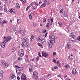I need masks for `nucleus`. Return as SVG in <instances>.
Segmentation results:
<instances>
[{
	"mask_svg": "<svg viewBox=\"0 0 80 80\" xmlns=\"http://www.w3.org/2000/svg\"><path fill=\"white\" fill-rule=\"evenodd\" d=\"M12 38V36H8L7 37H4V39L5 40V41H4L3 42H2V43L1 44V46L2 47V48H4L5 47V43H7L8 41H10V40H11Z\"/></svg>",
	"mask_w": 80,
	"mask_h": 80,
	"instance_id": "f257e3e1",
	"label": "nucleus"
},
{
	"mask_svg": "<svg viewBox=\"0 0 80 80\" xmlns=\"http://www.w3.org/2000/svg\"><path fill=\"white\" fill-rule=\"evenodd\" d=\"M15 67L17 69L16 70L17 75H19L21 73V72H22V68L17 65H15Z\"/></svg>",
	"mask_w": 80,
	"mask_h": 80,
	"instance_id": "f03ea898",
	"label": "nucleus"
},
{
	"mask_svg": "<svg viewBox=\"0 0 80 80\" xmlns=\"http://www.w3.org/2000/svg\"><path fill=\"white\" fill-rule=\"evenodd\" d=\"M38 74V73H37V72H36L35 71L34 72L33 76V78H34V79L37 78H38V76H37Z\"/></svg>",
	"mask_w": 80,
	"mask_h": 80,
	"instance_id": "7ed1b4c3",
	"label": "nucleus"
},
{
	"mask_svg": "<svg viewBox=\"0 0 80 80\" xmlns=\"http://www.w3.org/2000/svg\"><path fill=\"white\" fill-rule=\"evenodd\" d=\"M21 80H26L27 79V77L24 73L22 74L21 76Z\"/></svg>",
	"mask_w": 80,
	"mask_h": 80,
	"instance_id": "20e7f679",
	"label": "nucleus"
},
{
	"mask_svg": "<svg viewBox=\"0 0 80 80\" xmlns=\"http://www.w3.org/2000/svg\"><path fill=\"white\" fill-rule=\"evenodd\" d=\"M48 54L46 52H44L43 51L42 52V56H43L45 58L48 57Z\"/></svg>",
	"mask_w": 80,
	"mask_h": 80,
	"instance_id": "39448f33",
	"label": "nucleus"
},
{
	"mask_svg": "<svg viewBox=\"0 0 80 80\" xmlns=\"http://www.w3.org/2000/svg\"><path fill=\"white\" fill-rule=\"evenodd\" d=\"M72 73L73 75H77V71H76L75 68H74L72 70Z\"/></svg>",
	"mask_w": 80,
	"mask_h": 80,
	"instance_id": "423d86ee",
	"label": "nucleus"
},
{
	"mask_svg": "<svg viewBox=\"0 0 80 80\" xmlns=\"http://www.w3.org/2000/svg\"><path fill=\"white\" fill-rule=\"evenodd\" d=\"M18 53V55L20 57H23V55H24V53L21 52L20 50L19 51Z\"/></svg>",
	"mask_w": 80,
	"mask_h": 80,
	"instance_id": "0eeeda50",
	"label": "nucleus"
},
{
	"mask_svg": "<svg viewBox=\"0 0 80 80\" xmlns=\"http://www.w3.org/2000/svg\"><path fill=\"white\" fill-rule=\"evenodd\" d=\"M2 65L5 68H7V67H8L9 66V64H7V63L5 62H3Z\"/></svg>",
	"mask_w": 80,
	"mask_h": 80,
	"instance_id": "6e6552de",
	"label": "nucleus"
},
{
	"mask_svg": "<svg viewBox=\"0 0 80 80\" xmlns=\"http://www.w3.org/2000/svg\"><path fill=\"white\" fill-rule=\"evenodd\" d=\"M73 58V55L71 54L68 57V59L69 60H72Z\"/></svg>",
	"mask_w": 80,
	"mask_h": 80,
	"instance_id": "1a4fd4ad",
	"label": "nucleus"
},
{
	"mask_svg": "<svg viewBox=\"0 0 80 80\" xmlns=\"http://www.w3.org/2000/svg\"><path fill=\"white\" fill-rule=\"evenodd\" d=\"M67 47L68 49H70V48H71V47H72V45L70 44V42H69L68 43L67 45Z\"/></svg>",
	"mask_w": 80,
	"mask_h": 80,
	"instance_id": "9d476101",
	"label": "nucleus"
},
{
	"mask_svg": "<svg viewBox=\"0 0 80 80\" xmlns=\"http://www.w3.org/2000/svg\"><path fill=\"white\" fill-rule=\"evenodd\" d=\"M28 39L26 37L23 38L22 39L23 43H26V42H28Z\"/></svg>",
	"mask_w": 80,
	"mask_h": 80,
	"instance_id": "9b49d317",
	"label": "nucleus"
},
{
	"mask_svg": "<svg viewBox=\"0 0 80 80\" xmlns=\"http://www.w3.org/2000/svg\"><path fill=\"white\" fill-rule=\"evenodd\" d=\"M53 18H51V19L48 20V21L51 25L52 24V23H53Z\"/></svg>",
	"mask_w": 80,
	"mask_h": 80,
	"instance_id": "f8f14e48",
	"label": "nucleus"
},
{
	"mask_svg": "<svg viewBox=\"0 0 80 80\" xmlns=\"http://www.w3.org/2000/svg\"><path fill=\"white\" fill-rule=\"evenodd\" d=\"M3 71L2 70L0 71V77L1 78L3 77Z\"/></svg>",
	"mask_w": 80,
	"mask_h": 80,
	"instance_id": "ddd939ff",
	"label": "nucleus"
},
{
	"mask_svg": "<svg viewBox=\"0 0 80 80\" xmlns=\"http://www.w3.org/2000/svg\"><path fill=\"white\" fill-rule=\"evenodd\" d=\"M71 35L72 38H74V39H75V35L74 34V32H72L71 34Z\"/></svg>",
	"mask_w": 80,
	"mask_h": 80,
	"instance_id": "4468645a",
	"label": "nucleus"
},
{
	"mask_svg": "<svg viewBox=\"0 0 80 80\" xmlns=\"http://www.w3.org/2000/svg\"><path fill=\"white\" fill-rule=\"evenodd\" d=\"M47 5V3H43L41 6V8H42V7H45Z\"/></svg>",
	"mask_w": 80,
	"mask_h": 80,
	"instance_id": "2eb2a0df",
	"label": "nucleus"
},
{
	"mask_svg": "<svg viewBox=\"0 0 80 80\" xmlns=\"http://www.w3.org/2000/svg\"><path fill=\"white\" fill-rule=\"evenodd\" d=\"M34 36L32 35L31 36V38H30V42H32V41H33L34 40Z\"/></svg>",
	"mask_w": 80,
	"mask_h": 80,
	"instance_id": "dca6fc26",
	"label": "nucleus"
},
{
	"mask_svg": "<svg viewBox=\"0 0 80 80\" xmlns=\"http://www.w3.org/2000/svg\"><path fill=\"white\" fill-rule=\"evenodd\" d=\"M21 33L22 35L24 36L25 34V33H26V31H25L21 30Z\"/></svg>",
	"mask_w": 80,
	"mask_h": 80,
	"instance_id": "f3484780",
	"label": "nucleus"
},
{
	"mask_svg": "<svg viewBox=\"0 0 80 80\" xmlns=\"http://www.w3.org/2000/svg\"><path fill=\"white\" fill-rule=\"evenodd\" d=\"M29 46H30V43H29V42H27L26 43V48H28L29 47Z\"/></svg>",
	"mask_w": 80,
	"mask_h": 80,
	"instance_id": "a211bd4d",
	"label": "nucleus"
},
{
	"mask_svg": "<svg viewBox=\"0 0 80 80\" xmlns=\"http://www.w3.org/2000/svg\"><path fill=\"white\" fill-rule=\"evenodd\" d=\"M15 77V75L14 74H11L10 75V78H13V77Z\"/></svg>",
	"mask_w": 80,
	"mask_h": 80,
	"instance_id": "6ab92c4d",
	"label": "nucleus"
},
{
	"mask_svg": "<svg viewBox=\"0 0 80 80\" xmlns=\"http://www.w3.org/2000/svg\"><path fill=\"white\" fill-rule=\"evenodd\" d=\"M48 45L50 47H52V45H53L52 43L50 41L48 42Z\"/></svg>",
	"mask_w": 80,
	"mask_h": 80,
	"instance_id": "aec40b11",
	"label": "nucleus"
},
{
	"mask_svg": "<svg viewBox=\"0 0 80 80\" xmlns=\"http://www.w3.org/2000/svg\"><path fill=\"white\" fill-rule=\"evenodd\" d=\"M74 38H70L71 39V40L72 42H76V41H75V39H74Z\"/></svg>",
	"mask_w": 80,
	"mask_h": 80,
	"instance_id": "412c9836",
	"label": "nucleus"
},
{
	"mask_svg": "<svg viewBox=\"0 0 80 80\" xmlns=\"http://www.w3.org/2000/svg\"><path fill=\"white\" fill-rule=\"evenodd\" d=\"M28 58V54H27L24 56V58H25L26 60H27Z\"/></svg>",
	"mask_w": 80,
	"mask_h": 80,
	"instance_id": "4be33fe9",
	"label": "nucleus"
},
{
	"mask_svg": "<svg viewBox=\"0 0 80 80\" xmlns=\"http://www.w3.org/2000/svg\"><path fill=\"white\" fill-rule=\"evenodd\" d=\"M42 39V38L41 37H40L38 38V42H40Z\"/></svg>",
	"mask_w": 80,
	"mask_h": 80,
	"instance_id": "5701e85b",
	"label": "nucleus"
},
{
	"mask_svg": "<svg viewBox=\"0 0 80 80\" xmlns=\"http://www.w3.org/2000/svg\"><path fill=\"white\" fill-rule=\"evenodd\" d=\"M63 14L64 17H68V14H67V12L64 13Z\"/></svg>",
	"mask_w": 80,
	"mask_h": 80,
	"instance_id": "b1692460",
	"label": "nucleus"
},
{
	"mask_svg": "<svg viewBox=\"0 0 80 80\" xmlns=\"http://www.w3.org/2000/svg\"><path fill=\"white\" fill-rule=\"evenodd\" d=\"M65 68H70V66L69 64H67L65 66Z\"/></svg>",
	"mask_w": 80,
	"mask_h": 80,
	"instance_id": "393cba45",
	"label": "nucleus"
},
{
	"mask_svg": "<svg viewBox=\"0 0 80 80\" xmlns=\"http://www.w3.org/2000/svg\"><path fill=\"white\" fill-rule=\"evenodd\" d=\"M16 8H20V5H19V4L18 3H16Z\"/></svg>",
	"mask_w": 80,
	"mask_h": 80,
	"instance_id": "a878e982",
	"label": "nucleus"
},
{
	"mask_svg": "<svg viewBox=\"0 0 80 80\" xmlns=\"http://www.w3.org/2000/svg\"><path fill=\"white\" fill-rule=\"evenodd\" d=\"M15 50H16V48H13L12 50V52H14L15 51Z\"/></svg>",
	"mask_w": 80,
	"mask_h": 80,
	"instance_id": "bb28decb",
	"label": "nucleus"
},
{
	"mask_svg": "<svg viewBox=\"0 0 80 80\" xmlns=\"http://www.w3.org/2000/svg\"><path fill=\"white\" fill-rule=\"evenodd\" d=\"M22 2V3H26V1H27V0H21Z\"/></svg>",
	"mask_w": 80,
	"mask_h": 80,
	"instance_id": "cd10ccee",
	"label": "nucleus"
},
{
	"mask_svg": "<svg viewBox=\"0 0 80 80\" xmlns=\"http://www.w3.org/2000/svg\"><path fill=\"white\" fill-rule=\"evenodd\" d=\"M41 42L42 43H45V39H43L41 40Z\"/></svg>",
	"mask_w": 80,
	"mask_h": 80,
	"instance_id": "c85d7f7f",
	"label": "nucleus"
},
{
	"mask_svg": "<svg viewBox=\"0 0 80 80\" xmlns=\"http://www.w3.org/2000/svg\"><path fill=\"white\" fill-rule=\"evenodd\" d=\"M53 40H51L50 42L53 44L55 43V39H53Z\"/></svg>",
	"mask_w": 80,
	"mask_h": 80,
	"instance_id": "c756f323",
	"label": "nucleus"
},
{
	"mask_svg": "<svg viewBox=\"0 0 80 80\" xmlns=\"http://www.w3.org/2000/svg\"><path fill=\"white\" fill-rule=\"evenodd\" d=\"M49 25H50L49 23H47L46 27L47 28H49Z\"/></svg>",
	"mask_w": 80,
	"mask_h": 80,
	"instance_id": "7c9ffc66",
	"label": "nucleus"
},
{
	"mask_svg": "<svg viewBox=\"0 0 80 80\" xmlns=\"http://www.w3.org/2000/svg\"><path fill=\"white\" fill-rule=\"evenodd\" d=\"M10 79L11 80H15V76L12 78H10Z\"/></svg>",
	"mask_w": 80,
	"mask_h": 80,
	"instance_id": "2f4dec72",
	"label": "nucleus"
},
{
	"mask_svg": "<svg viewBox=\"0 0 80 80\" xmlns=\"http://www.w3.org/2000/svg\"><path fill=\"white\" fill-rule=\"evenodd\" d=\"M20 50L21 53H24V50H23V49H22L21 50Z\"/></svg>",
	"mask_w": 80,
	"mask_h": 80,
	"instance_id": "473e14b6",
	"label": "nucleus"
},
{
	"mask_svg": "<svg viewBox=\"0 0 80 80\" xmlns=\"http://www.w3.org/2000/svg\"><path fill=\"white\" fill-rule=\"evenodd\" d=\"M38 45L41 47V48H43V45H42L40 43H38Z\"/></svg>",
	"mask_w": 80,
	"mask_h": 80,
	"instance_id": "72a5a7b5",
	"label": "nucleus"
},
{
	"mask_svg": "<svg viewBox=\"0 0 80 80\" xmlns=\"http://www.w3.org/2000/svg\"><path fill=\"white\" fill-rule=\"evenodd\" d=\"M18 59L19 61H22L23 60V58H18Z\"/></svg>",
	"mask_w": 80,
	"mask_h": 80,
	"instance_id": "f704fd0d",
	"label": "nucleus"
},
{
	"mask_svg": "<svg viewBox=\"0 0 80 80\" xmlns=\"http://www.w3.org/2000/svg\"><path fill=\"white\" fill-rule=\"evenodd\" d=\"M58 24L59 27H61L62 25V22H58Z\"/></svg>",
	"mask_w": 80,
	"mask_h": 80,
	"instance_id": "c9c22d12",
	"label": "nucleus"
},
{
	"mask_svg": "<svg viewBox=\"0 0 80 80\" xmlns=\"http://www.w3.org/2000/svg\"><path fill=\"white\" fill-rule=\"evenodd\" d=\"M13 10H14L12 8L11 9L9 12H10V13H12V12H13Z\"/></svg>",
	"mask_w": 80,
	"mask_h": 80,
	"instance_id": "e433bc0d",
	"label": "nucleus"
},
{
	"mask_svg": "<svg viewBox=\"0 0 80 80\" xmlns=\"http://www.w3.org/2000/svg\"><path fill=\"white\" fill-rule=\"evenodd\" d=\"M77 40H79V41H80V36H79L78 38H77Z\"/></svg>",
	"mask_w": 80,
	"mask_h": 80,
	"instance_id": "4c0bfd02",
	"label": "nucleus"
},
{
	"mask_svg": "<svg viewBox=\"0 0 80 80\" xmlns=\"http://www.w3.org/2000/svg\"><path fill=\"white\" fill-rule=\"evenodd\" d=\"M39 59V57L38 56L36 58V61H38V60Z\"/></svg>",
	"mask_w": 80,
	"mask_h": 80,
	"instance_id": "58836bf2",
	"label": "nucleus"
},
{
	"mask_svg": "<svg viewBox=\"0 0 80 80\" xmlns=\"http://www.w3.org/2000/svg\"><path fill=\"white\" fill-rule=\"evenodd\" d=\"M57 65H58V67H61V63H58L57 64Z\"/></svg>",
	"mask_w": 80,
	"mask_h": 80,
	"instance_id": "ea45409f",
	"label": "nucleus"
},
{
	"mask_svg": "<svg viewBox=\"0 0 80 80\" xmlns=\"http://www.w3.org/2000/svg\"><path fill=\"white\" fill-rule=\"evenodd\" d=\"M21 32H22V31H21V30H19L18 31V33L19 34H20V33H21Z\"/></svg>",
	"mask_w": 80,
	"mask_h": 80,
	"instance_id": "a19ab883",
	"label": "nucleus"
},
{
	"mask_svg": "<svg viewBox=\"0 0 80 80\" xmlns=\"http://www.w3.org/2000/svg\"><path fill=\"white\" fill-rule=\"evenodd\" d=\"M51 38H52L53 40H55V36H54V35H52L51 37Z\"/></svg>",
	"mask_w": 80,
	"mask_h": 80,
	"instance_id": "79ce46f5",
	"label": "nucleus"
},
{
	"mask_svg": "<svg viewBox=\"0 0 80 80\" xmlns=\"http://www.w3.org/2000/svg\"><path fill=\"white\" fill-rule=\"evenodd\" d=\"M3 23H8V22H7V21L4 20L3 21Z\"/></svg>",
	"mask_w": 80,
	"mask_h": 80,
	"instance_id": "37998d69",
	"label": "nucleus"
},
{
	"mask_svg": "<svg viewBox=\"0 0 80 80\" xmlns=\"http://www.w3.org/2000/svg\"><path fill=\"white\" fill-rule=\"evenodd\" d=\"M29 72H32V69L31 68H29Z\"/></svg>",
	"mask_w": 80,
	"mask_h": 80,
	"instance_id": "c03bdc74",
	"label": "nucleus"
},
{
	"mask_svg": "<svg viewBox=\"0 0 80 80\" xmlns=\"http://www.w3.org/2000/svg\"><path fill=\"white\" fill-rule=\"evenodd\" d=\"M29 17L30 18H32V14L31 13L30 15H29Z\"/></svg>",
	"mask_w": 80,
	"mask_h": 80,
	"instance_id": "a18cd8bd",
	"label": "nucleus"
},
{
	"mask_svg": "<svg viewBox=\"0 0 80 80\" xmlns=\"http://www.w3.org/2000/svg\"><path fill=\"white\" fill-rule=\"evenodd\" d=\"M60 12L61 13H63V10L61 9L60 10Z\"/></svg>",
	"mask_w": 80,
	"mask_h": 80,
	"instance_id": "49530a36",
	"label": "nucleus"
},
{
	"mask_svg": "<svg viewBox=\"0 0 80 80\" xmlns=\"http://www.w3.org/2000/svg\"><path fill=\"white\" fill-rule=\"evenodd\" d=\"M4 10L5 12H7V8H4Z\"/></svg>",
	"mask_w": 80,
	"mask_h": 80,
	"instance_id": "de8ad7c7",
	"label": "nucleus"
},
{
	"mask_svg": "<svg viewBox=\"0 0 80 80\" xmlns=\"http://www.w3.org/2000/svg\"><path fill=\"white\" fill-rule=\"evenodd\" d=\"M33 25L34 27H35V26H37V24H36V23H33Z\"/></svg>",
	"mask_w": 80,
	"mask_h": 80,
	"instance_id": "09e8293b",
	"label": "nucleus"
},
{
	"mask_svg": "<svg viewBox=\"0 0 80 80\" xmlns=\"http://www.w3.org/2000/svg\"><path fill=\"white\" fill-rule=\"evenodd\" d=\"M37 7H34L32 8V9H37Z\"/></svg>",
	"mask_w": 80,
	"mask_h": 80,
	"instance_id": "8fccbe9b",
	"label": "nucleus"
},
{
	"mask_svg": "<svg viewBox=\"0 0 80 80\" xmlns=\"http://www.w3.org/2000/svg\"><path fill=\"white\" fill-rule=\"evenodd\" d=\"M47 77H51V74H49L47 76Z\"/></svg>",
	"mask_w": 80,
	"mask_h": 80,
	"instance_id": "3c124183",
	"label": "nucleus"
},
{
	"mask_svg": "<svg viewBox=\"0 0 80 80\" xmlns=\"http://www.w3.org/2000/svg\"><path fill=\"white\" fill-rule=\"evenodd\" d=\"M46 31H47V30H46V29H45L44 30H43V33H45V32H46Z\"/></svg>",
	"mask_w": 80,
	"mask_h": 80,
	"instance_id": "603ef678",
	"label": "nucleus"
},
{
	"mask_svg": "<svg viewBox=\"0 0 80 80\" xmlns=\"http://www.w3.org/2000/svg\"><path fill=\"white\" fill-rule=\"evenodd\" d=\"M53 62L54 63H55L56 62V59H55V58L53 59Z\"/></svg>",
	"mask_w": 80,
	"mask_h": 80,
	"instance_id": "864d4df0",
	"label": "nucleus"
},
{
	"mask_svg": "<svg viewBox=\"0 0 80 80\" xmlns=\"http://www.w3.org/2000/svg\"><path fill=\"white\" fill-rule=\"evenodd\" d=\"M48 1V0H45L44 2V3H46Z\"/></svg>",
	"mask_w": 80,
	"mask_h": 80,
	"instance_id": "5fc2aeb1",
	"label": "nucleus"
},
{
	"mask_svg": "<svg viewBox=\"0 0 80 80\" xmlns=\"http://www.w3.org/2000/svg\"><path fill=\"white\" fill-rule=\"evenodd\" d=\"M35 4L36 5H37V6H38V3H37V2H35Z\"/></svg>",
	"mask_w": 80,
	"mask_h": 80,
	"instance_id": "6e6d98bb",
	"label": "nucleus"
},
{
	"mask_svg": "<svg viewBox=\"0 0 80 80\" xmlns=\"http://www.w3.org/2000/svg\"><path fill=\"white\" fill-rule=\"evenodd\" d=\"M53 56H55V55H56V52H53Z\"/></svg>",
	"mask_w": 80,
	"mask_h": 80,
	"instance_id": "4d7b16f0",
	"label": "nucleus"
},
{
	"mask_svg": "<svg viewBox=\"0 0 80 80\" xmlns=\"http://www.w3.org/2000/svg\"><path fill=\"white\" fill-rule=\"evenodd\" d=\"M34 58H33L32 59H30V61H31V62H33V61H34Z\"/></svg>",
	"mask_w": 80,
	"mask_h": 80,
	"instance_id": "13d9d810",
	"label": "nucleus"
},
{
	"mask_svg": "<svg viewBox=\"0 0 80 80\" xmlns=\"http://www.w3.org/2000/svg\"><path fill=\"white\" fill-rule=\"evenodd\" d=\"M2 6H0V10H1V11L2 10Z\"/></svg>",
	"mask_w": 80,
	"mask_h": 80,
	"instance_id": "bf43d9fd",
	"label": "nucleus"
},
{
	"mask_svg": "<svg viewBox=\"0 0 80 80\" xmlns=\"http://www.w3.org/2000/svg\"><path fill=\"white\" fill-rule=\"evenodd\" d=\"M21 45L22 46V47H24V43H22Z\"/></svg>",
	"mask_w": 80,
	"mask_h": 80,
	"instance_id": "052dcab7",
	"label": "nucleus"
},
{
	"mask_svg": "<svg viewBox=\"0 0 80 80\" xmlns=\"http://www.w3.org/2000/svg\"><path fill=\"white\" fill-rule=\"evenodd\" d=\"M28 8H29V6H28L26 9V11H27L28 10Z\"/></svg>",
	"mask_w": 80,
	"mask_h": 80,
	"instance_id": "680f3d73",
	"label": "nucleus"
},
{
	"mask_svg": "<svg viewBox=\"0 0 80 80\" xmlns=\"http://www.w3.org/2000/svg\"><path fill=\"white\" fill-rule=\"evenodd\" d=\"M43 22H46V19L45 18L43 19Z\"/></svg>",
	"mask_w": 80,
	"mask_h": 80,
	"instance_id": "e2e57ef3",
	"label": "nucleus"
},
{
	"mask_svg": "<svg viewBox=\"0 0 80 80\" xmlns=\"http://www.w3.org/2000/svg\"><path fill=\"white\" fill-rule=\"evenodd\" d=\"M17 79L18 80H20V77L19 76L17 77Z\"/></svg>",
	"mask_w": 80,
	"mask_h": 80,
	"instance_id": "0e129e2a",
	"label": "nucleus"
},
{
	"mask_svg": "<svg viewBox=\"0 0 80 80\" xmlns=\"http://www.w3.org/2000/svg\"><path fill=\"white\" fill-rule=\"evenodd\" d=\"M13 14H14V15H16V14H17V12H13Z\"/></svg>",
	"mask_w": 80,
	"mask_h": 80,
	"instance_id": "69168bd1",
	"label": "nucleus"
},
{
	"mask_svg": "<svg viewBox=\"0 0 80 80\" xmlns=\"http://www.w3.org/2000/svg\"><path fill=\"white\" fill-rule=\"evenodd\" d=\"M47 34H48V32H47L45 34V37H46L47 35Z\"/></svg>",
	"mask_w": 80,
	"mask_h": 80,
	"instance_id": "338daca9",
	"label": "nucleus"
},
{
	"mask_svg": "<svg viewBox=\"0 0 80 80\" xmlns=\"http://www.w3.org/2000/svg\"><path fill=\"white\" fill-rule=\"evenodd\" d=\"M58 68L57 66H55L54 67V69H58Z\"/></svg>",
	"mask_w": 80,
	"mask_h": 80,
	"instance_id": "774afa93",
	"label": "nucleus"
}]
</instances>
